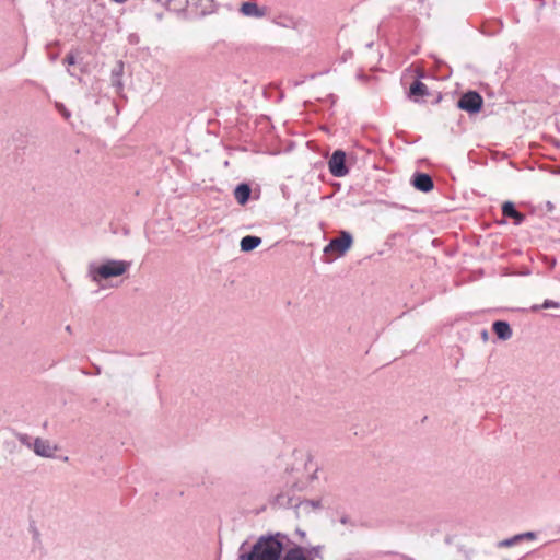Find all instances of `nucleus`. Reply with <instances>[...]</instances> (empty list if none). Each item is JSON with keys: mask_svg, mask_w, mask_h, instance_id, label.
<instances>
[{"mask_svg": "<svg viewBox=\"0 0 560 560\" xmlns=\"http://www.w3.org/2000/svg\"><path fill=\"white\" fill-rule=\"evenodd\" d=\"M493 330L502 340H508L512 337V329L506 322L498 320L493 323Z\"/></svg>", "mask_w": 560, "mask_h": 560, "instance_id": "obj_12", "label": "nucleus"}, {"mask_svg": "<svg viewBox=\"0 0 560 560\" xmlns=\"http://www.w3.org/2000/svg\"><path fill=\"white\" fill-rule=\"evenodd\" d=\"M352 244V236L348 232H341L340 236L330 241L325 247L324 252L327 254L331 250L338 252L339 255H343Z\"/></svg>", "mask_w": 560, "mask_h": 560, "instance_id": "obj_6", "label": "nucleus"}, {"mask_svg": "<svg viewBox=\"0 0 560 560\" xmlns=\"http://www.w3.org/2000/svg\"><path fill=\"white\" fill-rule=\"evenodd\" d=\"M18 440L20 441L21 444L30 447V448H33V442H32V439L30 435L27 434H19L18 435Z\"/></svg>", "mask_w": 560, "mask_h": 560, "instance_id": "obj_19", "label": "nucleus"}, {"mask_svg": "<svg viewBox=\"0 0 560 560\" xmlns=\"http://www.w3.org/2000/svg\"><path fill=\"white\" fill-rule=\"evenodd\" d=\"M328 167L330 173L335 177H343L348 174V168L346 166V154L341 150H337L332 153L328 161Z\"/></svg>", "mask_w": 560, "mask_h": 560, "instance_id": "obj_5", "label": "nucleus"}, {"mask_svg": "<svg viewBox=\"0 0 560 560\" xmlns=\"http://www.w3.org/2000/svg\"><path fill=\"white\" fill-rule=\"evenodd\" d=\"M161 5L165 7L168 11L183 13L187 10L188 0H156Z\"/></svg>", "mask_w": 560, "mask_h": 560, "instance_id": "obj_10", "label": "nucleus"}, {"mask_svg": "<svg viewBox=\"0 0 560 560\" xmlns=\"http://www.w3.org/2000/svg\"><path fill=\"white\" fill-rule=\"evenodd\" d=\"M522 540V536H514L512 538H509V539H505L503 541L500 542L501 546H504V547H510V546H513L515 545L517 541Z\"/></svg>", "mask_w": 560, "mask_h": 560, "instance_id": "obj_20", "label": "nucleus"}, {"mask_svg": "<svg viewBox=\"0 0 560 560\" xmlns=\"http://www.w3.org/2000/svg\"><path fill=\"white\" fill-rule=\"evenodd\" d=\"M483 100L480 94L474 91H469L460 96L457 106L462 110H465L469 114H477L480 112Z\"/></svg>", "mask_w": 560, "mask_h": 560, "instance_id": "obj_3", "label": "nucleus"}, {"mask_svg": "<svg viewBox=\"0 0 560 560\" xmlns=\"http://www.w3.org/2000/svg\"><path fill=\"white\" fill-rule=\"evenodd\" d=\"M502 212L505 217L513 218L515 220V224H521L525 218L515 209L514 203L511 201H506L503 203Z\"/></svg>", "mask_w": 560, "mask_h": 560, "instance_id": "obj_11", "label": "nucleus"}, {"mask_svg": "<svg viewBox=\"0 0 560 560\" xmlns=\"http://www.w3.org/2000/svg\"><path fill=\"white\" fill-rule=\"evenodd\" d=\"M261 244V238L254 235L244 236L241 240L240 247L242 252H250Z\"/></svg>", "mask_w": 560, "mask_h": 560, "instance_id": "obj_14", "label": "nucleus"}, {"mask_svg": "<svg viewBox=\"0 0 560 560\" xmlns=\"http://www.w3.org/2000/svg\"><path fill=\"white\" fill-rule=\"evenodd\" d=\"M57 110L62 115V117L67 120L70 119L71 113L67 109V107L61 103H56Z\"/></svg>", "mask_w": 560, "mask_h": 560, "instance_id": "obj_18", "label": "nucleus"}, {"mask_svg": "<svg viewBox=\"0 0 560 560\" xmlns=\"http://www.w3.org/2000/svg\"><path fill=\"white\" fill-rule=\"evenodd\" d=\"M66 62L68 65H74L75 63V58L72 54H69L67 57H66Z\"/></svg>", "mask_w": 560, "mask_h": 560, "instance_id": "obj_23", "label": "nucleus"}, {"mask_svg": "<svg viewBox=\"0 0 560 560\" xmlns=\"http://www.w3.org/2000/svg\"><path fill=\"white\" fill-rule=\"evenodd\" d=\"M540 307L541 308H558V307H560V304L552 300H546Z\"/></svg>", "mask_w": 560, "mask_h": 560, "instance_id": "obj_21", "label": "nucleus"}, {"mask_svg": "<svg viewBox=\"0 0 560 560\" xmlns=\"http://www.w3.org/2000/svg\"><path fill=\"white\" fill-rule=\"evenodd\" d=\"M240 12L247 18L261 19L267 15V9L265 7H258L255 2H244Z\"/></svg>", "mask_w": 560, "mask_h": 560, "instance_id": "obj_8", "label": "nucleus"}, {"mask_svg": "<svg viewBox=\"0 0 560 560\" xmlns=\"http://www.w3.org/2000/svg\"><path fill=\"white\" fill-rule=\"evenodd\" d=\"M66 331H67V332H69V334H71V332H72V328H71V326H70V325H67V326H66Z\"/></svg>", "mask_w": 560, "mask_h": 560, "instance_id": "obj_24", "label": "nucleus"}, {"mask_svg": "<svg viewBox=\"0 0 560 560\" xmlns=\"http://www.w3.org/2000/svg\"><path fill=\"white\" fill-rule=\"evenodd\" d=\"M33 451L37 456L52 458L58 451V446L51 444L48 440L36 438L33 441Z\"/></svg>", "mask_w": 560, "mask_h": 560, "instance_id": "obj_7", "label": "nucleus"}, {"mask_svg": "<svg viewBox=\"0 0 560 560\" xmlns=\"http://www.w3.org/2000/svg\"><path fill=\"white\" fill-rule=\"evenodd\" d=\"M429 94V91H428V88L424 83H422L421 81H415L411 86H410V90H409V95L411 97H413L416 101L419 98V97H422V96H425Z\"/></svg>", "mask_w": 560, "mask_h": 560, "instance_id": "obj_16", "label": "nucleus"}, {"mask_svg": "<svg viewBox=\"0 0 560 560\" xmlns=\"http://www.w3.org/2000/svg\"><path fill=\"white\" fill-rule=\"evenodd\" d=\"M113 1H114V2H116V3H124V2H126L127 0H113Z\"/></svg>", "mask_w": 560, "mask_h": 560, "instance_id": "obj_25", "label": "nucleus"}, {"mask_svg": "<svg viewBox=\"0 0 560 560\" xmlns=\"http://www.w3.org/2000/svg\"><path fill=\"white\" fill-rule=\"evenodd\" d=\"M319 551V546L311 549L302 546H294L284 552L282 560H314V555H318Z\"/></svg>", "mask_w": 560, "mask_h": 560, "instance_id": "obj_4", "label": "nucleus"}, {"mask_svg": "<svg viewBox=\"0 0 560 560\" xmlns=\"http://www.w3.org/2000/svg\"><path fill=\"white\" fill-rule=\"evenodd\" d=\"M518 536H522V539L524 538H527V539H534L535 538V534L532 533V532H527V533H524V534H520Z\"/></svg>", "mask_w": 560, "mask_h": 560, "instance_id": "obj_22", "label": "nucleus"}, {"mask_svg": "<svg viewBox=\"0 0 560 560\" xmlns=\"http://www.w3.org/2000/svg\"><path fill=\"white\" fill-rule=\"evenodd\" d=\"M281 534L273 536L260 537L258 541L253 546L252 551L248 553H242L238 560H279L283 549Z\"/></svg>", "mask_w": 560, "mask_h": 560, "instance_id": "obj_1", "label": "nucleus"}, {"mask_svg": "<svg viewBox=\"0 0 560 560\" xmlns=\"http://www.w3.org/2000/svg\"><path fill=\"white\" fill-rule=\"evenodd\" d=\"M130 266V261L117 259H107L101 262L93 261L88 265L86 275L92 282L100 285L104 280L124 275Z\"/></svg>", "mask_w": 560, "mask_h": 560, "instance_id": "obj_2", "label": "nucleus"}, {"mask_svg": "<svg viewBox=\"0 0 560 560\" xmlns=\"http://www.w3.org/2000/svg\"><path fill=\"white\" fill-rule=\"evenodd\" d=\"M412 184L418 190L423 191V192L431 191L434 186L432 178L428 174H424V173L416 174L413 176Z\"/></svg>", "mask_w": 560, "mask_h": 560, "instance_id": "obj_9", "label": "nucleus"}, {"mask_svg": "<svg viewBox=\"0 0 560 560\" xmlns=\"http://www.w3.org/2000/svg\"><path fill=\"white\" fill-rule=\"evenodd\" d=\"M122 72L124 63L121 61H118L116 66L112 69L110 75L112 85L115 86L117 91H120L122 89Z\"/></svg>", "mask_w": 560, "mask_h": 560, "instance_id": "obj_13", "label": "nucleus"}, {"mask_svg": "<svg viewBox=\"0 0 560 560\" xmlns=\"http://www.w3.org/2000/svg\"><path fill=\"white\" fill-rule=\"evenodd\" d=\"M300 505L304 510H307L310 508H312V509H320L322 508V502H320V500H305V501L301 502Z\"/></svg>", "mask_w": 560, "mask_h": 560, "instance_id": "obj_17", "label": "nucleus"}, {"mask_svg": "<svg viewBox=\"0 0 560 560\" xmlns=\"http://www.w3.org/2000/svg\"><path fill=\"white\" fill-rule=\"evenodd\" d=\"M234 197L240 205H245L250 197V187L247 184H240L234 189Z\"/></svg>", "mask_w": 560, "mask_h": 560, "instance_id": "obj_15", "label": "nucleus"}]
</instances>
